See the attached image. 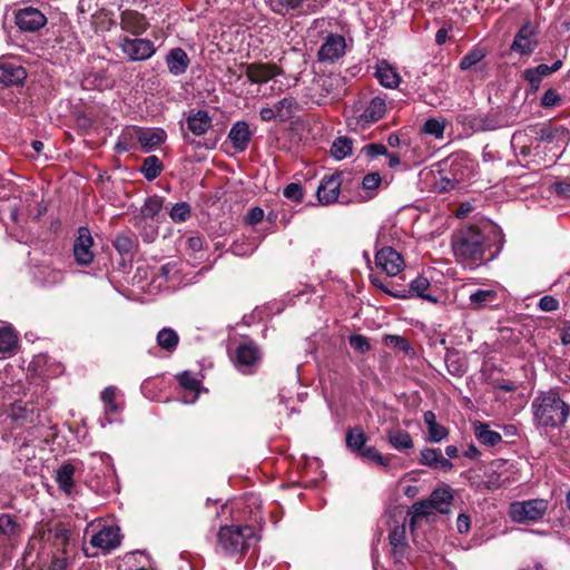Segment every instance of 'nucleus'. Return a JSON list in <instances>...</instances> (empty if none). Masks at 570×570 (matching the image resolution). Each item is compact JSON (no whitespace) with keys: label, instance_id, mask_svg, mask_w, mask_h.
Instances as JSON below:
<instances>
[{"label":"nucleus","instance_id":"0e129e2a","mask_svg":"<svg viewBox=\"0 0 570 570\" xmlns=\"http://www.w3.org/2000/svg\"><path fill=\"white\" fill-rule=\"evenodd\" d=\"M559 301L551 295L542 296L538 303L542 312H554L559 308Z\"/></svg>","mask_w":570,"mask_h":570},{"label":"nucleus","instance_id":"c85d7f7f","mask_svg":"<svg viewBox=\"0 0 570 570\" xmlns=\"http://www.w3.org/2000/svg\"><path fill=\"white\" fill-rule=\"evenodd\" d=\"M429 500L440 513H449L453 495L449 485L435 489Z\"/></svg>","mask_w":570,"mask_h":570},{"label":"nucleus","instance_id":"f03ea898","mask_svg":"<svg viewBox=\"0 0 570 570\" xmlns=\"http://www.w3.org/2000/svg\"><path fill=\"white\" fill-rule=\"evenodd\" d=\"M533 421L541 428H559L570 415L568 405L554 390L540 391L531 403Z\"/></svg>","mask_w":570,"mask_h":570},{"label":"nucleus","instance_id":"4d7b16f0","mask_svg":"<svg viewBox=\"0 0 570 570\" xmlns=\"http://www.w3.org/2000/svg\"><path fill=\"white\" fill-rule=\"evenodd\" d=\"M284 196L293 200L295 203H299L304 198V190L301 184L297 183H291L288 184L283 191Z\"/></svg>","mask_w":570,"mask_h":570},{"label":"nucleus","instance_id":"864d4df0","mask_svg":"<svg viewBox=\"0 0 570 570\" xmlns=\"http://www.w3.org/2000/svg\"><path fill=\"white\" fill-rule=\"evenodd\" d=\"M468 167L464 165L463 160L454 158L450 163L449 173L452 177L458 178V185L463 183L468 177Z\"/></svg>","mask_w":570,"mask_h":570},{"label":"nucleus","instance_id":"ea45409f","mask_svg":"<svg viewBox=\"0 0 570 570\" xmlns=\"http://www.w3.org/2000/svg\"><path fill=\"white\" fill-rule=\"evenodd\" d=\"M366 435L361 428H354L346 433V446L354 453L363 450L366 443Z\"/></svg>","mask_w":570,"mask_h":570},{"label":"nucleus","instance_id":"f257e3e1","mask_svg":"<svg viewBox=\"0 0 570 570\" xmlns=\"http://www.w3.org/2000/svg\"><path fill=\"white\" fill-rule=\"evenodd\" d=\"M490 234L500 237V245L494 252H490L489 259L493 258L501 249L502 236L491 227L488 232L475 226L459 229L452 237V249L456 259L468 268L473 269L481 265L485 258V252L491 249Z\"/></svg>","mask_w":570,"mask_h":570},{"label":"nucleus","instance_id":"ddd939ff","mask_svg":"<svg viewBox=\"0 0 570 570\" xmlns=\"http://www.w3.org/2000/svg\"><path fill=\"white\" fill-rule=\"evenodd\" d=\"M94 239L87 227L78 229V236L73 244L75 259L79 265L86 266L94 261Z\"/></svg>","mask_w":570,"mask_h":570},{"label":"nucleus","instance_id":"338daca9","mask_svg":"<svg viewBox=\"0 0 570 570\" xmlns=\"http://www.w3.org/2000/svg\"><path fill=\"white\" fill-rule=\"evenodd\" d=\"M523 77L534 90L539 88L542 80V77L535 71V68L525 69L523 71Z\"/></svg>","mask_w":570,"mask_h":570},{"label":"nucleus","instance_id":"6e6d98bb","mask_svg":"<svg viewBox=\"0 0 570 570\" xmlns=\"http://www.w3.org/2000/svg\"><path fill=\"white\" fill-rule=\"evenodd\" d=\"M384 343L387 346H392L404 352L405 354H409L412 351L410 343L400 335H385Z\"/></svg>","mask_w":570,"mask_h":570},{"label":"nucleus","instance_id":"39448f33","mask_svg":"<svg viewBox=\"0 0 570 570\" xmlns=\"http://www.w3.org/2000/svg\"><path fill=\"white\" fill-rule=\"evenodd\" d=\"M381 246L375 254L377 268L389 276L401 273L405 266L404 259L393 247L385 245V232L380 230L376 238V247Z\"/></svg>","mask_w":570,"mask_h":570},{"label":"nucleus","instance_id":"3c124183","mask_svg":"<svg viewBox=\"0 0 570 570\" xmlns=\"http://www.w3.org/2000/svg\"><path fill=\"white\" fill-rule=\"evenodd\" d=\"M435 186L441 193L450 191L459 186L458 178L452 177L449 170L443 169L440 171V178L435 183Z\"/></svg>","mask_w":570,"mask_h":570},{"label":"nucleus","instance_id":"9d476101","mask_svg":"<svg viewBox=\"0 0 570 570\" xmlns=\"http://www.w3.org/2000/svg\"><path fill=\"white\" fill-rule=\"evenodd\" d=\"M342 174L325 175L317 187L316 197L321 205H331L337 202L342 186Z\"/></svg>","mask_w":570,"mask_h":570},{"label":"nucleus","instance_id":"c9c22d12","mask_svg":"<svg viewBox=\"0 0 570 570\" xmlns=\"http://www.w3.org/2000/svg\"><path fill=\"white\" fill-rule=\"evenodd\" d=\"M497 296L498 294L493 289H478L470 294V305L475 309L484 308L493 303Z\"/></svg>","mask_w":570,"mask_h":570},{"label":"nucleus","instance_id":"79ce46f5","mask_svg":"<svg viewBox=\"0 0 570 570\" xmlns=\"http://www.w3.org/2000/svg\"><path fill=\"white\" fill-rule=\"evenodd\" d=\"M112 244L117 252L121 255H128L132 253L137 246L136 237L126 233L118 234L115 237Z\"/></svg>","mask_w":570,"mask_h":570},{"label":"nucleus","instance_id":"20e7f679","mask_svg":"<svg viewBox=\"0 0 570 570\" xmlns=\"http://www.w3.org/2000/svg\"><path fill=\"white\" fill-rule=\"evenodd\" d=\"M549 502L544 499L514 501L509 505L508 514L515 523H535L547 514Z\"/></svg>","mask_w":570,"mask_h":570},{"label":"nucleus","instance_id":"f3484780","mask_svg":"<svg viewBox=\"0 0 570 570\" xmlns=\"http://www.w3.org/2000/svg\"><path fill=\"white\" fill-rule=\"evenodd\" d=\"M120 27L131 35H142L149 27L146 17L137 11L127 10L121 13Z\"/></svg>","mask_w":570,"mask_h":570},{"label":"nucleus","instance_id":"680f3d73","mask_svg":"<svg viewBox=\"0 0 570 570\" xmlns=\"http://www.w3.org/2000/svg\"><path fill=\"white\" fill-rule=\"evenodd\" d=\"M371 281H372V284L375 287L380 288L381 291H383L384 293H386V294H389V295H391L393 297H396V298H407V296H409L406 294V289L405 288L393 291V289L387 288L383 284V282H381L377 277H372Z\"/></svg>","mask_w":570,"mask_h":570},{"label":"nucleus","instance_id":"052dcab7","mask_svg":"<svg viewBox=\"0 0 570 570\" xmlns=\"http://www.w3.org/2000/svg\"><path fill=\"white\" fill-rule=\"evenodd\" d=\"M362 154L368 159H373L376 156H385L387 148L382 144H368L362 148Z\"/></svg>","mask_w":570,"mask_h":570},{"label":"nucleus","instance_id":"69168bd1","mask_svg":"<svg viewBox=\"0 0 570 570\" xmlns=\"http://www.w3.org/2000/svg\"><path fill=\"white\" fill-rule=\"evenodd\" d=\"M561 101L559 94L554 89H548L542 99L541 105L546 108L554 107Z\"/></svg>","mask_w":570,"mask_h":570},{"label":"nucleus","instance_id":"a211bd4d","mask_svg":"<svg viewBox=\"0 0 570 570\" xmlns=\"http://www.w3.org/2000/svg\"><path fill=\"white\" fill-rule=\"evenodd\" d=\"M166 65H167L168 71L173 76L177 77V76L184 75L187 71V69L190 65V59L183 48L177 47V48L169 50V52L167 53Z\"/></svg>","mask_w":570,"mask_h":570},{"label":"nucleus","instance_id":"393cba45","mask_svg":"<svg viewBox=\"0 0 570 570\" xmlns=\"http://www.w3.org/2000/svg\"><path fill=\"white\" fill-rule=\"evenodd\" d=\"M375 76L382 86L391 89L396 88L401 81L396 69L386 61H381L377 65Z\"/></svg>","mask_w":570,"mask_h":570},{"label":"nucleus","instance_id":"dca6fc26","mask_svg":"<svg viewBox=\"0 0 570 570\" xmlns=\"http://www.w3.org/2000/svg\"><path fill=\"white\" fill-rule=\"evenodd\" d=\"M90 543L96 548L110 551L120 544L119 529L106 525L91 537Z\"/></svg>","mask_w":570,"mask_h":570},{"label":"nucleus","instance_id":"7c9ffc66","mask_svg":"<svg viewBox=\"0 0 570 570\" xmlns=\"http://www.w3.org/2000/svg\"><path fill=\"white\" fill-rule=\"evenodd\" d=\"M474 435L480 443L488 446H494L502 441L499 432L490 430L489 425L482 422L474 423Z\"/></svg>","mask_w":570,"mask_h":570},{"label":"nucleus","instance_id":"a878e982","mask_svg":"<svg viewBox=\"0 0 570 570\" xmlns=\"http://www.w3.org/2000/svg\"><path fill=\"white\" fill-rule=\"evenodd\" d=\"M530 130L538 136V140L543 142H564L568 138V132L563 127H552L550 125H543L539 129L535 127H531Z\"/></svg>","mask_w":570,"mask_h":570},{"label":"nucleus","instance_id":"f704fd0d","mask_svg":"<svg viewBox=\"0 0 570 570\" xmlns=\"http://www.w3.org/2000/svg\"><path fill=\"white\" fill-rule=\"evenodd\" d=\"M389 443L397 451H404L413 448V440L405 430H392L387 432Z\"/></svg>","mask_w":570,"mask_h":570},{"label":"nucleus","instance_id":"e433bc0d","mask_svg":"<svg viewBox=\"0 0 570 570\" xmlns=\"http://www.w3.org/2000/svg\"><path fill=\"white\" fill-rule=\"evenodd\" d=\"M18 346V335L10 327L0 328V353L12 354Z\"/></svg>","mask_w":570,"mask_h":570},{"label":"nucleus","instance_id":"72a5a7b5","mask_svg":"<svg viewBox=\"0 0 570 570\" xmlns=\"http://www.w3.org/2000/svg\"><path fill=\"white\" fill-rule=\"evenodd\" d=\"M157 344L160 348L167 352H174L179 343L177 332L170 327L161 328L156 336Z\"/></svg>","mask_w":570,"mask_h":570},{"label":"nucleus","instance_id":"cd10ccee","mask_svg":"<svg viewBox=\"0 0 570 570\" xmlns=\"http://www.w3.org/2000/svg\"><path fill=\"white\" fill-rule=\"evenodd\" d=\"M431 284L430 281L424 276H417L413 281H411L409 289H406V294L409 297L417 296L431 303H438V297L432 296L428 293Z\"/></svg>","mask_w":570,"mask_h":570},{"label":"nucleus","instance_id":"f8f14e48","mask_svg":"<svg viewBox=\"0 0 570 570\" xmlns=\"http://www.w3.org/2000/svg\"><path fill=\"white\" fill-rule=\"evenodd\" d=\"M537 33V28L531 22H525L517 32L511 50L520 55H531L538 43Z\"/></svg>","mask_w":570,"mask_h":570},{"label":"nucleus","instance_id":"1a4fd4ad","mask_svg":"<svg viewBox=\"0 0 570 570\" xmlns=\"http://www.w3.org/2000/svg\"><path fill=\"white\" fill-rule=\"evenodd\" d=\"M120 48L124 55L131 61H142L149 59L156 51L154 42L148 39L122 38Z\"/></svg>","mask_w":570,"mask_h":570},{"label":"nucleus","instance_id":"423d86ee","mask_svg":"<svg viewBox=\"0 0 570 570\" xmlns=\"http://www.w3.org/2000/svg\"><path fill=\"white\" fill-rule=\"evenodd\" d=\"M262 360V354L258 346L254 342L240 343L233 357V363L237 371L242 374L248 375L256 372Z\"/></svg>","mask_w":570,"mask_h":570},{"label":"nucleus","instance_id":"e2e57ef3","mask_svg":"<svg viewBox=\"0 0 570 570\" xmlns=\"http://www.w3.org/2000/svg\"><path fill=\"white\" fill-rule=\"evenodd\" d=\"M429 439L432 442H441L448 436V430L443 425L436 423L428 429Z\"/></svg>","mask_w":570,"mask_h":570},{"label":"nucleus","instance_id":"7ed1b4c3","mask_svg":"<svg viewBox=\"0 0 570 570\" xmlns=\"http://www.w3.org/2000/svg\"><path fill=\"white\" fill-rule=\"evenodd\" d=\"M217 541L225 553H244L256 541L255 530L249 525H225L219 529Z\"/></svg>","mask_w":570,"mask_h":570},{"label":"nucleus","instance_id":"603ef678","mask_svg":"<svg viewBox=\"0 0 570 570\" xmlns=\"http://www.w3.org/2000/svg\"><path fill=\"white\" fill-rule=\"evenodd\" d=\"M169 216L173 222L183 223L190 216V206L185 202L177 203L171 207Z\"/></svg>","mask_w":570,"mask_h":570},{"label":"nucleus","instance_id":"a19ab883","mask_svg":"<svg viewBox=\"0 0 570 570\" xmlns=\"http://www.w3.org/2000/svg\"><path fill=\"white\" fill-rule=\"evenodd\" d=\"M101 401L104 402L105 414L109 422H111V416L117 414L119 407L116 403V389L114 386H108L101 392Z\"/></svg>","mask_w":570,"mask_h":570},{"label":"nucleus","instance_id":"49530a36","mask_svg":"<svg viewBox=\"0 0 570 570\" xmlns=\"http://www.w3.org/2000/svg\"><path fill=\"white\" fill-rule=\"evenodd\" d=\"M180 385L193 393V397L190 400L184 399L185 403H193L198 397L199 390V381L195 379L190 373L184 372L178 377Z\"/></svg>","mask_w":570,"mask_h":570},{"label":"nucleus","instance_id":"5701e85b","mask_svg":"<svg viewBox=\"0 0 570 570\" xmlns=\"http://www.w3.org/2000/svg\"><path fill=\"white\" fill-rule=\"evenodd\" d=\"M389 541L392 547L394 558L400 561L404 557V552L407 548L405 539V524H396L389 533Z\"/></svg>","mask_w":570,"mask_h":570},{"label":"nucleus","instance_id":"c03bdc74","mask_svg":"<svg viewBox=\"0 0 570 570\" xmlns=\"http://www.w3.org/2000/svg\"><path fill=\"white\" fill-rule=\"evenodd\" d=\"M163 170L161 161L157 156L147 157L141 166V173L147 180L156 179Z\"/></svg>","mask_w":570,"mask_h":570},{"label":"nucleus","instance_id":"c756f323","mask_svg":"<svg viewBox=\"0 0 570 570\" xmlns=\"http://www.w3.org/2000/svg\"><path fill=\"white\" fill-rule=\"evenodd\" d=\"M75 466L71 463H63L56 473V482L61 491L71 494L73 490Z\"/></svg>","mask_w":570,"mask_h":570},{"label":"nucleus","instance_id":"0eeeda50","mask_svg":"<svg viewBox=\"0 0 570 570\" xmlns=\"http://www.w3.org/2000/svg\"><path fill=\"white\" fill-rule=\"evenodd\" d=\"M385 112V99L380 96L374 97L373 99H371L367 107L364 109L362 114L347 118V126L352 130H357L358 128L364 129L382 119Z\"/></svg>","mask_w":570,"mask_h":570},{"label":"nucleus","instance_id":"6ab92c4d","mask_svg":"<svg viewBox=\"0 0 570 570\" xmlns=\"http://www.w3.org/2000/svg\"><path fill=\"white\" fill-rule=\"evenodd\" d=\"M246 77L253 83H265L279 73L275 65L252 63L246 66Z\"/></svg>","mask_w":570,"mask_h":570},{"label":"nucleus","instance_id":"b1692460","mask_svg":"<svg viewBox=\"0 0 570 570\" xmlns=\"http://www.w3.org/2000/svg\"><path fill=\"white\" fill-rule=\"evenodd\" d=\"M137 139L145 151H150L165 141L166 132L163 129H138Z\"/></svg>","mask_w":570,"mask_h":570},{"label":"nucleus","instance_id":"8fccbe9b","mask_svg":"<svg viewBox=\"0 0 570 570\" xmlns=\"http://www.w3.org/2000/svg\"><path fill=\"white\" fill-rule=\"evenodd\" d=\"M256 249V246L254 243L249 242L248 239H240L234 242L230 247L229 252L239 257H245L252 255Z\"/></svg>","mask_w":570,"mask_h":570},{"label":"nucleus","instance_id":"2f4dec72","mask_svg":"<svg viewBox=\"0 0 570 570\" xmlns=\"http://www.w3.org/2000/svg\"><path fill=\"white\" fill-rule=\"evenodd\" d=\"M274 111L277 116V121L284 122L291 119L297 109V101L294 97H284L278 100L274 106Z\"/></svg>","mask_w":570,"mask_h":570},{"label":"nucleus","instance_id":"2eb2a0df","mask_svg":"<svg viewBox=\"0 0 570 570\" xmlns=\"http://www.w3.org/2000/svg\"><path fill=\"white\" fill-rule=\"evenodd\" d=\"M27 77L26 69L11 61H0V85L6 87L21 85Z\"/></svg>","mask_w":570,"mask_h":570},{"label":"nucleus","instance_id":"774afa93","mask_svg":"<svg viewBox=\"0 0 570 570\" xmlns=\"http://www.w3.org/2000/svg\"><path fill=\"white\" fill-rule=\"evenodd\" d=\"M263 217H264V210L261 207H253L246 214L245 222L248 225H256L263 219Z\"/></svg>","mask_w":570,"mask_h":570},{"label":"nucleus","instance_id":"6e6552de","mask_svg":"<svg viewBox=\"0 0 570 570\" xmlns=\"http://www.w3.org/2000/svg\"><path fill=\"white\" fill-rule=\"evenodd\" d=\"M71 532L61 524H57L52 528L40 527L35 532L31 538V547L35 548L36 543L43 542L45 544H50L56 548L58 551H66V548L69 543Z\"/></svg>","mask_w":570,"mask_h":570},{"label":"nucleus","instance_id":"4c0bfd02","mask_svg":"<svg viewBox=\"0 0 570 570\" xmlns=\"http://www.w3.org/2000/svg\"><path fill=\"white\" fill-rule=\"evenodd\" d=\"M352 150H353V141H352V139H350L345 136H341V137L336 138L331 146V155L336 160H342L345 157L350 156L352 154Z\"/></svg>","mask_w":570,"mask_h":570},{"label":"nucleus","instance_id":"09e8293b","mask_svg":"<svg viewBox=\"0 0 570 570\" xmlns=\"http://www.w3.org/2000/svg\"><path fill=\"white\" fill-rule=\"evenodd\" d=\"M485 57V50L483 48H473L470 50L460 61L461 70H469L476 63H479Z\"/></svg>","mask_w":570,"mask_h":570},{"label":"nucleus","instance_id":"a18cd8bd","mask_svg":"<svg viewBox=\"0 0 570 570\" xmlns=\"http://www.w3.org/2000/svg\"><path fill=\"white\" fill-rule=\"evenodd\" d=\"M9 416L18 426H22L24 423L33 422V410H30L22 404H13Z\"/></svg>","mask_w":570,"mask_h":570},{"label":"nucleus","instance_id":"473e14b6","mask_svg":"<svg viewBox=\"0 0 570 570\" xmlns=\"http://www.w3.org/2000/svg\"><path fill=\"white\" fill-rule=\"evenodd\" d=\"M434 511H436V509L434 508V505L431 503V501L429 499L415 502L409 511V514L411 515V519L409 522L410 529L412 531H414L415 525H416V519L423 518V517H429Z\"/></svg>","mask_w":570,"mask_h":570},{"label":"nucleus","instance_id":"37998d69","mask_svg":"<svg viewBox=\"0 0 570 570\" xmlns=\"http://www.w3.org/2000/svg\"><path fill=\"white\" fill-rule=\"evenodd\" d=\"M163 207L161 198L154 196L146 199L145 204L142 205L140 213L136 215L135 217H141L146 219H156L158 216L160 209Z\"/></svg>","mask_w":570,"mask_h":570},{"label":"nucleus","instance_id":"4468645a","mask_svg":"<svg viewBox=\"0 0 570 570\" xmlns=\"http://www.w3.org/2000/svg\"><path fill=\"white\" fill-rule=\"evenodd\" d=\"M345 38L340 35H330L318 50L320 61H334L345 53Z\"/></svg>","mask_w":570,"mask_h":570},{"label":"nucleus","instance_id":"aec40b11","mask_svg":"<svg viewBox=\"0 0 570 570\" xmlns=\"http://www.w3.org/2000/svg\"><path fill=\"white\" fill-rule=\"evenodd\" d=\"M420 463L443 472H448L453 468V463L444 458L439 449H423L421 451Z\"/></svg>","mask_w":570,"mask_h":570},{"label":"nucleus","instance_id":"de8ad7c7","mask_svg":"<svg viewBox=\"0 0 570 570\" xmlns=\"http://www.w3.org/2000/svg\"><path fill=\"white\" fill-rule=\"evenodd\" d=\"M357 455L363 460L374 462L384 468L390 465V459L382 455L374 446H364Z\"/></svg>","mask_w":570,"mask_h":570},{"label":"nucleus","instance_id":"58836bf2","mask_svg":"<svg viewBox=\"0 0 570 570\" xmlns=\"http://www.w3.org/2000/svg\"><path fill=\"white\" fill-rule=\"evenodd\" d=\"M21 525L16 521V519L8 514H0V534L13 539L21 533Z\"/></svg>","mask_w":570,"mask_h":570},{"label":"nucleus","instance_id":"bf43d9fd","mask_svg":"<svg viewBox=\"0 0 570 570\" xmlns=\"http://www.w3.org/2000/svg\"><path fill=\"white\" fill-rule=\"evenodd\" d=\"M348 343L353 350L360 353H366L370 351L371 345L368 340L363 335H352L348 338Z\"/></svg>","mask_w":570,"mask_h":570},{"label":"nucleus","instance_id":"13d9d810","mask_svg":"<svg viewBox=\"0 0 570 570\" xmlns=\"http://www.w3.org/2000/svg\"><path fill=\"white\" fill-rule=\"evenodd\" d=\"M381 180L382 178L379 173H370L363 177L362 187L368 191V196L372 197L374 195L373 191L380 186Z\"/></svg>","mask_w":570,"mask_h":570},{"label":"nucleus","instance_id":"412c9836","mask_svg":"<svg viewBox=\"0 0 570 570\" xmlns=\"http://www.w3.org/2000/svg\"><path fill=\"white\" fill-rule=\"evenodd\" d=\"M252 132L246 121H236L228 134L233 147L237 151H244L250 141Z\"/></svg>","mask_w":570,"mask_h":570},{"label":"nucleus","instance_id":"9b49d317","mask_svg":"<svg viewBox=\"0 0 570 570\" xmlns=\"http://www.w3.org/2000/svg\"><path fill=\"white\" fill-rule=\"evenodd\" d=\"M17 27L24 32H36L47 23L46 16L37 8L24 7L16 12Z\"/></svg>","mask_w":570,"mask_h":570},{"label":"nucleus","instance_id":"5fc2aeb1","mask_svg":"<svg viewBox=\"0 0 570 570\" xmlns=\"http://www.w3.org/2000/svg\"><path fill=\"white\" fill-rule=\"evenodd\" d=\"M444 128V122L439 121L434 118L428 119L423 125V131L428 135L434 136L435 138L443 137Z\"/></svg>","mask_w":570,"mask_h":570},{"label":"nucleus","instance_id":"bb28decb","mask_svg":"<svg viewBox=\"0 0 570 570\" xmlns=\"http://www.w3.org/2000/svg\"><path fill=\"white\" fill-rule=\"evenodd\" d=\"M132 225L139 230L145 243H153L158 236L157 219H146L141 217H132Z\"/></svg>","mask_w":570,"mask_h":570},{"label":"nucleus","instance_id":"4be33fe9","mask_svg":"<svg viewBox=\"0 0 570 570\" xmlns=\"http://www.w3.org/2000/svg\"><path fill=\"white\" fill-rule=\"evenodd\" d=\"M187 128L196 136H202L213 126V118L206 110L190 111L186 119Z\"/></svg>","mask_w":570,"mask_h":570}]
</instances>
